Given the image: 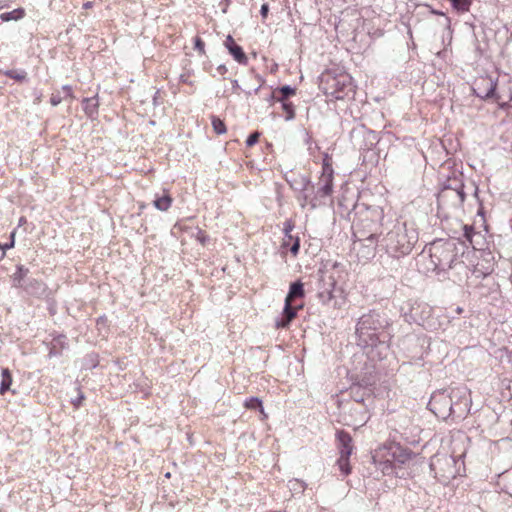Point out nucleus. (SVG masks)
I'll return each instance as SVG.
<instances>
[{
  "mask_svg": "<svg viewBox=\"0 0 512 512\" xmlns=\"http://www.w3.org/2000/svg\"><path fill=\"white\" fill-rule=\"evenodd\" d=\"M466 394V388L461 387L435 391L431 395L428 408L437 418L443 420L452 415L457 418H464L469 403Z\"/></svg>",
  "mask_w": 512,
  "mask_h": 512,
  "instance_id": "nucleus-1",
  "label": "nucleus"
},
{
  "mask_svg": "<svg viewBox=\"0 0 512 512\" xmlns=\"http://www.w3.org/2000/svg\"><path fill=\"white\" fill-rule=\"evenodd\" d=\"M378 238L376 234H370L365 240L373 243L377 239V243L385 249L387 254L394 258H400L412 251L418 241V233L413 226H408L406 222H397L385 236L380 240Z\"/></svg>",
  "mask_w": 512,
  "mask_h": 512,
  "instance_id": "nucleus-2",
  "label": "nucleus"
},
{
  "mask_svg": "<svg viewBox=\"0 0 512 512\" xmlns=\"http://www.w3.org/2000/svg\"><path fill=\"white\" fill-rule=\"evenodd\" d=\"M390 325L385 313L375 310L370 311L360 317L356 325V335L358 344L364 347H374L380 343V336Z\"/></svg>",
  "mask_w": 512,
  "mask_h": 512,
  "instance_id": "nucleus-3",
  "label": "nucleus"
},
{
  "mask_svg": "<svg viewBox=\"0 0 512 512\" xmlns=\"http://www.w3.org/2000/svg\"><path fill=\"white\" fill-rule=\"evenodd\" d=\"M456 257V242L454 240L434 241L429 248V259L432 266L428 269L433 271L450 269Z\"/></svg>",
  "mask_w": 512,
  "mask_h": 512,
  "instance_id": "nucleus-4",
  "label": "nucleus"
},
{
  "mask_svg": "<svg viewBox=\"0 0 512 512\" xmlns=\"http://www.w3.org/2000/svg\"><path fill=\"white\" fill-rule=\"evenodd\" d=\"M322 82L329 84L331 94L336 99H342L347 95L345 90H351V79L348 75H339L338 77L331 76L330 73L322 74Z\"/></svg>",
  "mask_w": 512,
  "mask_h": 512,
  "instance_id": "nucleus-5",
  "label": "nucleus"
},
{
  "mask_svg": "<svg viewBox=\"0 0 512 512\" xmlns=\"http://www.w3.org/2000/svg\"><path fill=\"white\" fill-rule=\"evenodd\" d=\"M285 180L291 189L302 193L301 197H299V199L303 201L302 207H304L306 203H309L310 198L307 194H305V191L311 185L310 176L301 173L290 172L285 174Z\"/></svg>",
  "mask_w": 512,
  "mask_h": 512,
  "instance_id": "nucleus-6",
  "label": "nucleus"
},
{
  "mask_svg": "<svg viewBox=\"0 0 512 512\" xmlns=\"http://www.w3.org/2000/svg\"><path fill=\"white\" fill-rule=\"evenodd\" d=\"M448 200H451L452 205L455 207L462 206L465 201V192L461 182H457L454 187L448 185L442 189L439 194V201L446 202Z\"/></svg>",
  "mask_w": 512,
  "mask_h": 512,
  "instance_id": "nucleus-7",
  "label": "nucleus"
},
{
  "mask_svg": "<svg viewBox=\"0 0 512 512\" xmlns=\"http://www.w3.org/2000/svg\"><path fill=\"white\" fill-rule=\"evenodd\" d=\"M497 89L496 82L491 78H483L480 82L476 83L474 92L478 97L483 99L494 98Z\"/></svg>",
  "mask_w": 512,
  "mask_h": 512,
  "instance_id": "nucleus-8",
  "label": "nucleus"
},
{
  "mask_svg": "<svg viewBox=\"0 0 512 512\" xmlns=\"http://www.w3.org/2000/svg\"><path fill=\"white\" fill-rule=\"evenodd\" d=\"M320 285L318 297L323 304H327L333 298V290L335 288L336 281L331 275L327 277L322 276Z\"/></svg>",
  "mask_w": 512,
  "mask_h": 512,
  "instance_id": "nucleus-9",
  "label": "nucleus"
},
{
  "mask_svg": "<svg viewBox=\"0 0 512 512\" xmlns=\"http://www.w3.org/2000/svg\"><path fill=\"white\" fill-rule=\"evenodd\" d=\"M225 47L228 49L229 53L233 56V58L240 64L246 65L248 62V58L244 53L241 46L237 45L231 35H228L225 42Z\"/></svg>",
  "mask_w": 512,
  "mask_h": 512,
  "instance_id": "nucleus-10",
  "label": "nucleus"
},
{
  "mask_svg": "<svg viewBox=\"0 0 512 512\" xmlns=\"http://www.w3.org/2000/svg\"><path fill=\"white\" fill-rule=\"evenodd\" d=\"M333 192V180L328 178L320 177L319 188L316 191L314 198L310 199L309 203L313 208L316 207V200L318 198H325L330 196Z\"/></svg>",
  "mask_w": 512,
  "mask_h": 512,
  "instance_id": "nucleus-11",
  "label": "nucleus"
},
{
  "mask_svg": "<svg viewBox=\"0 0 512 512\" xmlns=\"http://www.w3.org/2000/svg\"><path fill=\"white\" fill-rule=\"evenodd\" d=\"M495 100L498 102L500 108L512 107V83L508 86L499 88L495 93Z\"/></svg>",
  "mask_w": 512,
  "mask_h": 512,
  "instance_id": "nucleus-12",
  "label": "nucleus"
},
{
  "mask_svg": "<svg viewBox=\"0 0 512 512\" xmlns=\"http://www.w3.org/2000/svg\"><path fill=\"white\" fill-rule=\"evenodd\" d=\"M296 316V308L292 306V301L285 299V306L283 309V315L280 320L276 321L277 328H285Z\"/></svg>",
  "mask_w": 512,
  "mask_h": 512,
  "instance_id": "nucleus-13",
  "label": "nucleus"
},
{
  "mask_svg": "<svg viewBox=\"0 0 512 512\" xmlns=\"http://www.w3.org/2000/svg\"><path fill=\"white\" fill-rule=\"evenodd\" d=\"M373 463L382 471L384 475H389L393 473L395 464L389 462L387 458H383V454L381 453H373L372 455Z\"/></svg>",
  "mask_w": 512,
  "mask_h": 512,
  "instance_id": "nucleus-14",
  "label": "nucleus"
},
{
  "mask_svg": "<svg viewBox=\"0 0 512 512\" xmlns=\"http://www.w3.org/2000/svg\"><path fill=\"white\" fill-rule=\"evenodd\" d=\"M29 269L23 265H17L16 272L12 275V285L15 288H22L28 281Z\"/></svg>",
  "mask_w": 512,
  "mask_h": 512,
  "instance_id": "nucleus-15",
  "label": "nucleus"
},
{
  "mask_svg": "<svg viewBox=\"0 0 512 512\" xmlns=\"http://www.w3.org/2000/svg\"><path fill=\"white\" fill-rule=\"evenodd\" d=\"M337 438L340 444V454L344 456H350L352 453V438L349 433L345 431H339L337 433Z\"/></svg>",
  "mask_w": 512,
  "mask_h": 512,
  "instance_id": "nucleus-16",
  "label": "nucleus"
},
{
  "mask_svg": "<svg viewBox=\"0 0 512 512\" xmlns=\"http://www.w3.org/2000/svg\"><path fill=\"white\" fill-rule=\"evenodd\" d=\"M22 289L30 295H40L44 292V284L36 279H28Z\"/></svg>",
  "mask_w": 512,
  "mask_h": 512,
  "instance_id": "nucleus-17",
  "label": "nucleus"
},
{
  "mask_svg": "<svg viewBox=\"0 0 512 512\" xmlns=\"http://www.w3.org/2000/svg\"><path fill=\"white\" fill-rule=\"evenodd\" d=\"M304 296V287L300 281L293 282L290 285L289 292L286 296V300L293 301L296 298H302Z\"/></svg>",
  "mask_w": 512,
  "mask_h": 512,
  "instance_id": "nucleus-18",
  "label": "nucleus"
},
{
  "mask_svg": "<svg viewBox=\"0 0 512 512\" xmlns=\"http://www.w3.org/2000/svg\"><path fill=\"white\" fill-rule=\"evenodd\" d=\"M1 376L2 379L0 383V394L3 395L10 390L12 385V375L8 368H4L2 369Z\"/></svg>",
  "mask_w": 512,
  "mask_h": 512,
  "instance_id": "nucleus-19",
  "label": "nucleus"
},
{
  "mask_svg": "<svg viewBox=\"0 0 512 512\" xmlns=\"http://www.w3.org/2000/svg\"><path fill=\"white\" fill-rule=\"evenodd\" d=\"M98 105L99 103L96 97L84 98L82 101L83 110L90 117L97 112Z\"/></svg>",
  "mask_w": 512,
  "mask_h": 512,
  "instance_id": "nucleus-20",
  "label": "nucleus"
},
{
  "mask_svg": "<svg viewBox=\"0 0 512 512\" xmlns=\"http://www.w3.org/2000/svg\"><path fill=\"white\" fill-rule=\"evenodd\" d=\"M393 445H395V443H391L389 445H384L382 447H379L378 449H376L374 451V453H381L383 454V458H387V460H389V462H392V463H396V456H395V451H394V448H393Z\"/></svg>",
  "mask_w": 512,
  "mask_h": 512,
  "instance_id": "nucleus-21",
  "label": "nucleus"
},
{
  "mask_svg": "<svg viewBox=\"0 0 512 512\" xmlns=\"http://www.w3.org/2000/svg\"><path fill=\"white\" fill-rule=\"evenodd\" d=\"M393 448H394V451L396 452L395 453L396 463L404 464L411 458L410 452L408 450L402 448L400 445L395 444V445H393Z\"/></svg>",
  "mask_w": 512,
  "mask_h": 512,
  "instance_id": "nucleus-22",
  "label": "nucleus"
},
{
  "mask_svg": "<svg viewBox=\"0 0 512 512\" xmlns=\"http://www.w3.org/2000/svg\"><path fill=\"white\" fill-rule=\"evenodd\" d=\"M154 206L160 211H167L172 203V198L169 195H163L154 200Z\"/></svg>",
  "mask_w": 512,
  "mask_h": 512,
  "instance_id": "nucleus-23",
  "label": "nucleus"
},
{
  "mask_svg": "<svg viewBox=\"0 0 512 512\" xmlns=\"http://www.w3.org/2000/svg\"><path fill=\"white\" fill-rule=\"evenodd\" d=\"M24 16V10L22 8L15 9L10 12H5L0 15L2 21L7 22L11 20H18Z\"/></svg>",
  "mask_w": 512,
  "mask_h": 512,
  "instance_id": "nucleus-24",
  "label": "nucleus"
},
{
  "mask_svg": "<svg viewBox=\"0 0 512 512\" xmlns=\"http://www.w3.org/2000/svg\"><path fill=\"white\" fill-rule=\"evenodd\" d=\"M211 124L216 134L221 135L226 133V125L219 117L212 115Z\"/></svg>",
  "mask_w": 512,
  "mask_h": 512,
  "instance_id": "nucleus-25",
  "label": "nucleus"
},
{
  "mask_svg": "<svg viewBox=\"0 0 512 512\" xmlns=\"http://www.w3.org/2000/svg\"><path fill=\"white\" fill-rule=\"evenodd\" d=\"M455 10L458 12H466L472 3V0H449Z\"/></svg>",
  "mask_w": 512,
  "mask_h": 512,
  "instance_id": "nucleus-26",
  "label": "nucleus"
},
{
  "mask_svg": "<svg viewBox=\"0 0 512 512\" xmlns=\"http://www.w3.org/2000/svg\"><path fill=\"white\" fill-rule=\"evenodd\" d=\"M279 93L281 96L278 98V100L281 102H286L290 96H293L296 93V89L289 85H285L279 88Z\"/></svg>",
  "mask_w": 512,
  "mask_h": 512,
  "instance_id": "nucleus-27",
  "label": "nucleus"
},
{
  "mask_svg": "<svg viewBox=\"0 0 512 512\" xmlns=\"http://www.w3.org/2000/svg\"><path fill=\"white\" fill-rule=\"evenodd\" d=\"M245 407L248 409H259L262 414H264V409L262 406V401L257 397H251L247 399L244 403Z\"/></svg>",
  "mask_w": 512,
  "mask_h": 512,
  "instance_id": "nucleus-28",
  "label": "nucleus"
},
{
  "mask_svg": "<svg viewBox=\"0 0 512 512\" xmlns=\"http://www.w3.org/2000/svg\"><path fill=\"white\" fill-rule=\"evenodd\" d=\"M7 77L11 78V79H14L18 82H22L24 80H26L27 78V73L23 70L21 71H18V70H7L5 71L4 73Z\"/></svg>",
  "mask_w": 512,
  "mask_h": 512,
  "instance_id": "nucleus-29",
  "label": "nucleus"
},
{
  "mask_svg": "<svg viewBox=\"0 0 512 512\" xmlns=\"http://www.w3.org/2000/svg\"><path fill=\"white\" fill-rule=\"evenodd\" d=\"M349 457L350 456H344V455L340 454V457L337 461L339 469L341 470V472L344 475H348L350 473Z\"/></svg>",
  "mask_w": 512,
  "mask_h": 512,
  "instance_id": "nucleus-30",
  "label": "nucleus"
},
{
  "mask_svg": "<svg viewBox=\"0 0 512 512\" xmlns=\"http://www.w3.org/2000/svg\"><path fill=\"white\" fill-rule=\"evenodd\" d=\"M282 108L286 113L285 120L290 121L295 117L294 106L291 102H282Z\"/></svg>",
  "mask_w": 512,
  "mask_h": 512,
  "instance_id": "nucleus-31",
  "label": "nucleus"
},
{
  "mask_svg": "<svg viewBox=\"0 0 512 512\" xmlns=\"http://www.w3.org/2000/svg\"><path fill=\"white\" fill-rule=\"evenodd\" d=\"M474 234H475V231H474V227L473 226H469V225H464L463 226V237L471 245L473 244L472 237H473Z\"/></svg>",
  "mask_w": 512,
  "mask_h": 512,
  "instance_id": "nucleus-32",
  "label": "nucleus"
},
{
  "mask_svg": "<svg viewBox=\"0 0 512 512\" xmlns=\"http://www.w3.org/2000/svg\"><path fill=\"white\" fill-rule=\"evenodd\" d=\"M322 170H323L322 175H321L322 178L329 177V179L333 180V168L326 160H324Z\"/></svg>",
  "mask_w": 512,
  "mask_h": 512,
  "instance_id": "nucleus-33",
  "label": "nucleus"
},
{
  "mask_svg": "<svg viewBox=\"0 0 512 512\" xmlns=\"http://www.w3.org/2000/svg\"><path fill=\"white\" fill-rule=\"evenodd\" d=\"M14 244H15V231H13L11 234H10V242L9 243H5V244H1L0 243V249L3 251L2 253V258L4 257L5 255V251L8 250V249H11L14 247Z\"/></svg>",
  "mask_w": 512,
  "mask_h": 512,
  "instance_id": "nucleus-34",
  "label": "nucleus"
},
{
  "mask_svg": "<svg viewBox=\"0 0 512 512\" xmlns=\"http://www.w3.org/2000/svg\"><path fill=\"white\" fill-rule=\"evenodd\" d=\"M74 390L78 394H77V397H75V398L72 397L71 398V403L75 406V408H78L81 405L82 401L84 400V395H83V393H81L79 391V388H78L77 384H75Z\"/></svg>",
  "mask_w": 512,
  "mask_h": 512,
  "instance_id": "nucleus-35",
  "label": "nucleus"
},
{
  "mask_svg": "<svg viewBox=\"0 0 512 512\" xmlns=\"http://www.w3.org/2000/svg\"><path fill=\"white\" fill-rule=\"evenodd\" d=\"M506 481L505 491L512 496V470L507 472L503 478Z\"/></svg>",
  "mask_w": 512,
  "mask_h": 512,
  "instance_id": "nucleus-36",
  "label": "nucleus"
},
{
  "mask_svg": "<svg viewBox=\"0 0 512 512\" xmlns=\"http://www.w3.org/2000/svg\"><path fill=\"white\" fill-rule=\"evenodd\" d=\"M259 137H260V133H258V132L251 133L246 140V145L248 147L255 145L258 142Z\"/></svg>",
  "mask_w": 512,
  "mask_h": 512,
  "instance_id": "nucleus-37",
  "label": "nucleus"
},
{
  "mask_svg": "<svg viewBox=\"0 0 512 512\" xmlns=\"http://www.w3.org/2000/svg\"><path fill=\"white\" fill-rule=\"evenodd\" d=\"M205 44L203 40L200 37H196L194 41V48L197 50L200 54H205Z\"/></svg>",
  "mask_w": 512,
  "mask_h": 512,
  "instance_id": "nucleus-38",
  "label": "nucleus"
},
{
  "mask_svg": "<svg viewBox=\"0 0 512 512\" xmlns=\"http://www.w3.org/2000/svg\"><path fill=\"white\" fill-rule=\"evenodd\" d=\"M294 228V225L291 221H286L284 223V233H285V236L288 237L289 239H293L292 235L290 234L291 231L293 230Z\"/></svg>",
  "mask_w": 512,
  "mask_h": 512,
  "instance_id": "nucleus-39",
  "label": "nucleus"
},
{
  "mask_svg": "<svg viewBox=\"0 0 512 512\" xmlns=\"http://www.w3.org/2000/svg\"><path fill=\"white\" fill-rule=\"evenodd\" d=\"M299 249H300V240H299V238H298V237H296V238L294 239V242H293V244H292L291 248H290V251H291V253H292L294 256H296V255L298 254V252H299Z\"/></svg>",
  "mask_w": 512,
  "mask_h": 512,
  "instance_id": "nucleus-40",
  "label": "nucleus"
},
{
  "mask_svg": "<svg viewBox=\"0 0 512 512\" xmlns=\"http://www.w3.org/2000/svg\"><path fill=\"white\" fill-rule=\"evenodd\" d=\"M268 12H269V6L268 4L264 3L262 6H261V9H260V14L263 18H266L267 15H268Z\"/></svg>",
  "mask_w": 512,
  "mask_h": 512,
  "instance_id": "nucleus-41",
  "label": "nucleus"
},
{
  "mask_svg": "<svg viewBox=\"0 0 512 512\" xmlns=\"http://www.w3.org/2000/svg\"><path fill=\"white\" fill-rule=\"evenodd\" d=\"M50 101H51V104L53 106H56V105H58L61 102V98L60 97H56V96H52Z\"/></svg>",
  "mask_w": 512,
  "mask_h": 512,
  "instance_id": "nucleus-42",
  "label": "nucleus"
},
{
  "mask_svg": "<svg viewBox=\"0 0 512 512\" xmlns=\"http://www.w3.org/2000/svg\"><path fill=\"white\" fill-rule=\"evenodd\" d=\"M217 71H218L221 75H223V74H225V73L227 72V68H226V66H225V65H220V66H218V67H217Z\"/></svg>",
  "mask_w": 512,
  "mask_h": 512,
  "instance_id": "nucleus-43",
  "label": "nucleus"
},
{
  "mask_svg": "<svg viewBox=\"0 0 512 512\" xmlns=\"http://www.w3.org/2000/svg\"><path fill=\"white\" fill-rule=\"evenodd\" d=\"M440 462V459H437L436 461H432L431 464H430V467L433 469V470H436V467H437V464Z\"/></svg>",
  "mask_w": 512,
  "mask_h": 512,
  "instance_id": "nucleus-44",
  "label": "nucleus"
},
{
  "mask_svg": "<svg viewBox=\"0 0 512 512\" xmlns=\"http://www.w3.org/2000/svg\"><path fill=\"white\" fill-rule=\"evenodd\" d=\"M232 86H233V88H239L238 81L237 80H233L232 81Z\"/></svg>",
  "mask_w": 512,
  "mask_h": 512,
  "instance_id": "nucleus-45",
  "label": "nucleus"
},
{
  "mask_svg": "<svg viewBox=\"0 0 512 512\" xmlns=\"http://www.w3.org/2000/svg\"><path fill=\"white\" fill-rule=\"evenodd\" d=\"M444 460H445V462H447V464H449V463L453 462V459H452V458H447V457H445V459H444Z\"/></svg>",
  "mask_w": 512,
  "mask_h": 512,
  "instance_id": "nucleus-46",
  "label": "nucleus"
},
{
  "mask_svg": "<svg viewBox=\"0 0 512 512\" xmlns=\"http://www.w3.org/2000/svg\"><path fill=\"white\" fill-rule=\"evenodd\" d=\"M65 91H66V97H67L69 95L70 88L68 86H66Z\"/></svg>",
  "mask_w": 512,
  "mask_h": 512,
  "instance_id": "nucleus-47",
  "label": "nucleus"
},
{
  "mask_svg": "<svg viewBox=\"0 0 512 512\" xmlns=\"http://www.w3.org/2000/svg\"><path fill=\"white\" fill-rule=\"evenodd\" d=\"M457 312H458V313H461V312H462V308L458 307V308H457Z\"/></svg>",
  "mask_w": 512,
  "mask_h": 512,
  "instance_id": "nucleus-48",
  "label": "nucleus"
}]
</instances>
